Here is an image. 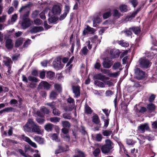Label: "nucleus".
Here are the masks:
<instances>
[{
    "label": "nucleus",
    "mask_w": 157,
    "mask_h": 157,
    "mask_svg": "<svg viewBox=\"0 0 157 157\" xmlns=\"http://www.w3.org/2000/svg\"><path fill=\"white\" fill-rule=\"evenodd\" d=\"M24 131L28 132H34L40 134L41 131V127L37 124L32 118L28 119L27 122L23 127Z\"/></svg>",
    "instance_id": "f257e3e1"
},
{
    "label": "nucleus",
    "mask_w": 157,
    "mask_h": 157,
    "mask_svg": "<svg viewBox=\"0 0 157 157\" xmlns=\"http://www.w3.org/2000/svg\"><path fill=\"white\" fill-rule=\"evenodd\" d=\"M105 142V144L101 147V151L105 154H109L110 150L113 148V144L109 140H106Z\"/></svg>",
    "instance_id": "f03ea898"
},
{
    "label": "nucleus",
    "mask_w": 157,
    "mask_h": 157,
    "mask_svg": "<svg viewBox=\"0 0 157 157\" xmlns=\"http://www.w3.org/2000/svg\"><path fill=\"white\" fill-rule=\"evenodd\" d=\"M139 63L140 66L142 68H147L151 65L150 62L146 59H140Z\"/></svg>",
    "instance_id": "7ed1b4c3"
},
{
    "label": "nucleus",
    "mask_w": 157,
    "mask_h": 157,
    "mask_svg": "<svg viewBox=\"0 0 157 157\" xmlns=\"http://www.w3.org/2000/svg\"><path fill=\"white\" fill-rule=\"evenodd\" d=\"M51 85L49 84L46 81H42L38 85L37 89H41L44 88V90H50Z\"/></svg>",
    "instance_id": "20e7f679"
},
{
    "label": "nucleus",
    "mask_w": 157,
    "mask_h": 157,
    "mask_svg": "<svg viewBox=\"0 0 157 157\" xmlns=\"http://www.w3.org/2000/svg\"><path fill=\"white\" fill-rule=\"evenodd\" d=\"M136 78L139 80L143 78L145 76V72L139 68H136L134 70Z\"/></svg>",
    "instance_id": "39448f33"
},
{
    "label": "nucleus",
    "mask_w": 157,
    "mask_h": 157,
    "mask_svg": "<svg viewBox=\"0 0 157 157\" xmlns=\"http://www.w3.org/2000/svg\"><path fill=\"white\" fill-rule=\"evenodd\" d=\"M53 67L57 70L61 69L63 67V65L61 64V59L60 58H57L53 62Z\"/></svg>",
    "instance_id": "423d86ee"
},
{
    "label": "nucleus",
    "mask_w": 157,
    "mask_h": 157,
    "mask_svg": "<svg viewBox=\"0 0 157 157\" xmlns=\"http://www.w3.org/2000/svg\"><path fill=\"white\" fill-rule=\"evenodd\" d=\"M62 11V8L58 5H54L52 9V12L53 15H59Z\"/></svg>",
    "instance_id": "0eeeda50"
},
{
    "label": "nucleus",
    "mask_w": 157,
    "mask_h": 157,
    "mask_svg": "<svg viewBox=\"0 0 157 157\" xmlns=\"http://www.w3.org/2000/svg\"><path fill=\"white\" fill-rule=\"evenodd\" d=\"M4 39L6 40L5 46L6 48L8 50L12 49L13 48L14 44L12 40L9 38L6 39L5 37Z\"/></svg>",
    "instance_id": "6e6552de"
},
{
    "label": "nucleus",
    "mask_w": 157,
    "mask_h": 157,
    "mask_svg": "<svg viewBox=\"0 0 157 157\" xmlns=\"http://www.w3.org/2000/svg\"><path fill=\"white\" fill-rule=\"evenodd\" d=\"M150 128L148 125L147 124H140L138 127V130L140 133H143L145 131L149 130Z\"/></svg>",
    "instance_id": "1a4fd4ad"
},
{
    "label": "nucleus",
    "mask_w": 157,
    "mask_h": 157,
    "mask_svg": "<svg viewBox=\"0 0 157 157\" xmlns=\"http://www.w3.org/2000/svg\"><path fill=\"white\" fill-rule=\"evenodd\" d=\"M44 29L42 26H33L30 30L31 33H37L42 31Z\"/></svg>",
    "instance_id": "9d476101"
},
{
    "label": "nucleus",
    "mask_w": 157,
    "mask_h": 157,
    "mask_svg": "<svg viewBox=\"0 0 157 157\" xmlns=\"http://www.w3.org/2000/svg\"><path fill=\"white\" fill-rule=\"evenodd\" d=\"M31 25L29 19H22L21 26L23 29H25L29 27Z\"/></svg>",
    "instance_id": "9b49d317"
},
{
    "label": "nucleus",
    "mask_w": 157,
    "mask_h": 157,
    "mask_svg": "<svg viewBox=\"0 0 157 157\" xmlns=\"http://www.w3.org/2000/svg\"><path fill=\"white\" fill-rule=\"evenodd\" d=\"M54 126H55L57 128H58V126L55 125L50 123H48L45 124L44 126V128L47 132H50L52 130Z\"/></svg>",
    "instance_id": "f8f14e48"
},
{
    "label": "nucleus",
    "mask_w": 157,
    "mask_h": 157,
    "mask_svg": "<svg viewBox=\"0 0 157 157\" xmlns=\"http://www.w3.org/2000/svg\"><path fill=\"white\" fill-rule=\"evenodd\" d=\"M92 121L93 122L96 124L101 125V124L100 123V120L98 116L95 114L92 117Z\"/></svg>",
    "instance_id": "ddd939ff"
},
{
    "label": "nucleus",
    "mask_w": 157,
    "mask_h": 157,
    "mask_svg": "<svg viewBox=\"0 0 157 157\" xmlns=\"http://www.w3.org/2000/svg\"><path fill=\"white\" fill-rule=\"evenodd\" d=\"M94 78L96 79H99L103 81H104L105 80L108 79L109 78L102 75L101 73L95 75L94 76Z\"/></svg>",
    "instance_id": "4468645a"
},
{
    "label": "nucleus",
    "mask_w": 157,
    "mask_h": 157,
    "mask_svg": "<svg viewBox=\"0 0 157 157\" xmlns=\"http://www.w3.org/2000/svg\"><path fill=\"white\" fill-rule=\"evenodd\" d=\"M95 32V30L93 29L90 28L89 26H87L85 30L83 31V33L84 35H86L87 33H89L90 34H93Z\"/></svg>",
    "instance_id": "2eb2a0df"
},
{
    "label": "nucleus",
    "mask_w": 157,
    "mask_h": 157,
    "mask_svg": "<svg viewBox=\"0 0 157 157\" xmlns=\"http://www.w3.org/2000/svg\"><path fill=\"white\" fill-rule=\"evenodd\" d=\"M129 29L132 31L136 34H139L141 31L140 29L138 27H132L130 28Z\"/></svg>",
    "instance_id": "dca6fc26"
},
{
    "label": "nucleus",
    "mask_w": 157,
    "mask_h": 157,
    "mask_svg": "<svg viewBox=\"0 0 157 157\" xmlns=\"http://www.w3.org/2000/svg\"><path fill=\"white\" fill-rule=\"evenodd\" d=\"M23 43V40L21 38L17 39L15 41V46L16 48H18Z\"/></svg>",
    "instance_id": "f3484780"
},
{
    "label": "nucleus",
    "mask_w": 157,
    "mask_h": 157,
    "mask_svg": "<svg viewBox=\"0 0 157 157\" xmlns=\"http://www.w3.org/2000/svg\"><path fill=\"white\" fill-rule=\"evenodd\" d=\"M17 137L18 139L21 140H23L27 142L29 139L28 137L25 136L24 134L17 136Z\"/></svg>",
    "instance_id": "a211bd4d"
},
{
    "label": "nucleus",
    "mask_w": 157,
    "mask_h": 157,
    "mask_svg": "<svg viewBox=\"0 0 157 157\" xmlns=\"http://www.w3.org/2000/svg\"><path fill=\"white\" fill-rule=\"evenodd\" d=\"M112 63L110 61H104L103 63V66L104 67L106 68H109L111 66Z\"/></svg>",
    "instance_id": "6ab92c4d"
},
{
    "label": "nucleus",
    "mask_w": 157,
    "mask_h": 157,
    "mask_svg": "<svg viewBox=\"0 0 157 157\" xmlns=\"http://www.w3.org/2000/svg\"><path fill=\"white\" fill-rule=\"evenodd\" d=\"M140 7L138 8L136 11L133 12L131 14H130L127 16V17L128 18L134 17H135V16L136 15V14L137 13L140 11Z\"/></svg>",
    "instance_id": "aec40b11"
},
{
    "label": "nucleus",
    "mask_w": 157,
    "mask_h": 157,
    "mask_svg": "<svg viewBox=\"0 0 157 157\" xmlns=\"http://www.w3.org/2000/svg\"><path fill=\"white\" fill-rule=\"evenodd\" d=\"M119 9L122 12H125L128 11V6L125 5H122L119 7Z\"/></svg>",
    "instance_id": "412c9836"
},
{
    "label": "nucleus",
    "mask_w": 157,
    "mask_h": 157,
    "mask_svg": "<svg viewBox=\"0 0 157 157\" xmlns=\"http://www.w3.org/2000/svg\"><path fill=\"white\" fill-rule=\"evenodd\" d=\"M72 88L73 92L75 94V96L77 97L78 96V86H72Z\"/></svg>",
    "instance_id": "4be33fe9"
},
{
    "label": "nucleus",
    "mask_w": 157,
    "mask_h": 157,
    "mask_svg": "<svg viewBox=\"0 0 157 157\" xmlns=\"http://www.w3.org/2000/svg\"><path fill=\"white\" fill-rule=\"evenodd\" d=\"M155 105L151 103L148 104L147 106V108L148 111L150 112L154 110L155 109Z\"/></svg>",
    "instance_id": "5701e85b"
},
{
    "label": "nucleus",
    "mask_w": 157,
    "mask_h": 157,
    "mask_svg": "<svg viewBox=\"0 0 157 157\" xmlns=\"http://www.w3.org/2000/svg\"><path fill=\"white\" fill-rule=\"evenodd\" d=\"M54 88L59 93L62 92V87L61 85L59 84L56 83L54 85Z\"/></svg>",
    "instance_id": "b1692460"
},
{
    "label": "nucleus",
    "mask_w": 157,
    "mask_h": 157,
    "mask_svg": "<svg viewBox=\"0 0 157 157\" xmlns=\"http://www.w3.org/2000/svg\"><path fill=\"white\" fill-rule=\"evenodd\" d=\"M35 141L40 144H42L44 143V139L39 136H36L34 138Z\"/></svg>",
    "instance_id": "393cba45"
},
{
    "label": "nucleus",
    "mask_w": 157,
    "mask_h": 157,
    "mask_svg": "<svg viewBox=\"0 0 157 157\" xmlns=\"http://www.w3.org/2000/svg\"><path fill=\"white\" fill-rule=\"evenodd\" d=\"M112 131L111 130H103L102 131V134L104 136H109L112 133Z\"/></svg>",
    "instance_id": "a878e982"
},
{
    "label": "nucleus",
    "mask_w": 157,
    "mask_h": 157,
    "mask_svg": "<svg viewBox=\"0 0 157 157\" xmlns=\"http://www.w3.org/2000/svg\"><path fill=\"white\" fill-rule=\"evenodd\" d=\"M146 111V108L144 107H141L139 110L136 108V111L137 113H144Z\"/></svg>",
    "instance_id": "bb28decb"
},
{
    "label": "nucleus",
    "mask_w": 157,
    "mask_h": 157,
    "mask_svg": "<svg viewBox=\"0 0 157 157\" xmlns=\"http://www.w3.org/2000/svg\"><path fill=\"white\" fill-rule=\"evenodd\" d=\"M7 60L3 61V63H4L6 67H9L11 66L10 65V63L11 62L12 63V62L11 61V59L9 57H7Z\"/></svg>",
    "instance_id": "cd10ccee"
},
{
    "label": "nucleus",
    "mask_w": 157,
    "mask_h": 157,
    "mask_svg": "<svg viewBox=\"0 0 157 157\" xmlns=\"http://www.w3.org/2000/svg\"><path fill=\"white\" fill-rule=\"evenodd\" d=\"M33 3L32 2H29V3L26 4L25 6H22L20 8L19 10V12H22V11L23 10L26 8L28 7L29 6H32L33 5Z\"/></svg>",
    "instance_id": "c85d7f7f"
},
{
    "label": "nucleus",
    "mask_w": 157,
    "mask_h": 157,
    "mask_svg": "<svg viewBox=\"0 0 157 157\" xmlns=\"http://www.w3.org/2000/svg\"><path fill=\"white\" fill-rule=\"evenodd\" d=\"M85 109L86 113L88 114H90L92 112V110L91 108L86 104L85 105Z\"/></svg>",
    "instance_id": "c756f323"
},
{
    "label": "nucleus",
    "mask_w": 157,
    "mask_h": 157,
    "mask_svg": "<svg viewBox=\"0 0 157 157\" xmlns=\"http://www.w3.org/2000/svg\"><path fill=\"white\" fill-rule=\"evenodd\" d=\"M55 75V74L51 71L48 72L46 74V77L49 78H52Z\"/></svg>",
    "instance_id": "7c9ffc66"
},
{
    "label": "nucleus",
    "mask_w": 157,
    "mask_h": 157,
    "mask_svg": "<svg viewBox=\"0 0 157 157\" xmlns=\"http://www.w3.org/2000/svg\"><path fill=\"white\" fill-rule=\"evenodd\" d=\"M91 41L93 42L97 43V44H100L101 41L100 39H98L97 36H95L94 37H93L91 39Z\"/></svg>",
    "instance_id": "2f4dec72"
},
{
    "label": "nucleus",
    "mask_w": 157,
    "mask_h": 157,
    "mask_svg": "<svg viewBox=\"0 0 157 157\" xmlns=\"http://www.w3.org/2000/svg\"><path fill=\"white\" fill-rule=\"evenodd\" d=\"M28 79L29 81L35 82H37L38 81V79L36 77L29 76L28 77Z\"/></svg>",
    "instance_id": "473e14b6"
},
{
    "label": "nucleus",
    "mask_w": 157,
    "mask_h": 157,
    "mask_svg": "<svg viewBox=\"0 0 157 157\" xmlns=\"http://www.w3.org/2000/svg\"><path fill=\"white\" fill-rule=\"evenodd\" d=\"M50 120L51 122L57 123L59 122L60 118L56 117H52L50 118Z\"/></svg>",
    "instance_id": "72a5a7b5"
},
{
    "label": "nucleus",
    "mask_w": 157,
    "mask_h": 157,
    "mask_svg": "<svg viewBox=\"0 0 157 157\" xmlns=\"http://www.w3.org/2000/svg\"><path fill=\"white\" fill-rule=\"evenodd\" d=\"M126 142L128 145H132L136 143V141L132 139H127L126 140Z\"/></svg>",
    "instance_id": "f704fd0d"
},
{
    "label": "nucleus",
    "mask_w": 157,
    "mask_h": 157,
    "mask_svg": "<svg viewBox=\"0 0 157 157\" xmlns=\"http://www.w3.org/2000/svg\"><path fill=\"white\" fill-rule=\"evenodd\" d=\"M100 150L99 148H97L93 152V154L94 156L96 157L98 156L100 153Z\"/></svg>",
    "instance_id": "c9c22d12"
},
{
    "label": "nucleus",
    "mask_w": 157,
    "mask_h": 157,
    "mask_svg": "<svg viewBox=\"0 0 157 157\" xmlns=\"http://www.w3.org/2000/svg\"><path fill=\"white\" fill-rule=\"evenodd\" d=\"M40 110L44 114H48L50 113L49 110L45 107H44L42 108Z\"/></svg>",
    "instance_id": "e433bc0d"
},
{
    "label": "nucleus",
    "mask_w": 157,
    "mask_h": 157,
    "mask_svg": "<svg viewBox=\"0 0 157 157\" xmlns=\"http://www.w3.org/2000/svg\"><path fill=\"white\" fill-rule=\"evenodd\" d=\"M52 113L55 116H59L60 114V112L56 108L53 109Z\"/></svg>",
    "instance_id": "4c0bfd02"
},
{
    "label": "nucleus",
    "mask_w": 157,
    "mask_h": 157,
    "mask_svg": "<svg viewBox=\"0 0 157 157\" xmlns=\"http://www.w3.org/2000/svg\"><path fill=\"white\" fill-rule=\"evenodd\" d=\"M129 2L130 3L134 8H135L138 4L137 0H130Z\"/></svg>",
    "instance_id": "58836bf2"
},
{
    "label": "nucleus",
    "mask_w": 157,
    "mask_h": 157,
    "mask_svg": "<svg viewBox=\"0 0 157 157\" xmlns=\"http://www.w3.org/2000/svg\"><path fill=\"white\" fill-rule=\"evenodd\" d=\"M4 109L5 112L7 113L15 112V109L12 107H7L5 108Z\"/></svg>",
    "instance_id": "ea45409f"
},
{
    "label": "nucleus",
    "mask_w": 157,
    "mask_h": 157,
    "mask_svg": "<svg viewBox=\"0 0 157 157\" xmlns=\"http://www.w3.org/2000/svg\"><path fill=\"white\" fill-rule=\"evenodd\" d=\"M120 74L119 72H116L115 73H110V74L109 75V76L111 77L116 78Z\"/></svg>",
    "instance_id": "a19ab883"
},
{
    "label": "nucleus",
    "mask_w": 157,
    "mask_h": 157,
    "mask_svg": "<svg viewBox=\"0 0 157 157\" xmlns=\"http://www.w3.org/2000/svg\"><path fill=\"white\" fill-rule=\"evenodd\" d=\"M94 84L97 86H98L103 87H104V84L100 81L98 80H96L94 81Z\"/></svg>",
    "instance_id": "79ce46f5"
},
{
    "label": "nucleus",
    "mask_w": 157,
    "mask_h": 157,
    "mask_svg": "<svg viewBox=\"0 0 157 157\" xmlns=\"http://www.w3.org/2000/svg\"><path fill=\"white\" fill-rule=\"evenodd\" d=\"M114 50H111L110 51V54L111 56V57L113 58H115L119 56V54L118 52H116V54L114 53Z\"/></svg>",
    "instance_id": "37998d69"
},
{
    "label": "nucleus",
    "mask_w": 157,
    "mask_h": 157,
    "mask_svg": "<svg viewBox=\"0 0 157 157\" xmlns=\"http://www.w3.org/2000/svg\"><path fill=\"white\" fill-rule=\"evenodd\" d=\"M111 15V13L110 11H108L105 13L103 15V17L104 19H105L108 18Z\"/></svg>",
    "instance_id": "c03bdc74"
},
{
    "label": "nucleus",
    "mask_w": 157,
    "mask_h": 157,
    "mask_svg": "<svg viewBox=\"0 0 157 157\" xmlns=\"http://www.w3.org/2000/svg\"><path fill=\"white\" fill-rule=\"evenodd\" d=\"M36 120L37 122L40 124H43L45 121L44 119L40 118H37Z\"/></svg>",
    "instance_id": "a18cd8bd"
},
{
    "label": "nucleus",
    "mask_w": 157,
    "mask_h": 157,
    "mask_svg": "<svg viewBox=\"0 0 157 157\" xmlns=\"http://www.w3.org/2000/svg\"><path fill=\"white\" fill-rule=\"evenodd\" d=\"M142 139H143L145 140L146 138L148 139L149 141H151L153 140H154V137L152 136L151 135H149L148 136H147L146 137H144V136H142Z\"/></svg>",
    "instance_id": "49530a36"
},
{
    "label": "nucleus",
    "mask_w": 157,
    "mask_h": 157,
    "mask_svg": "<svg viewBox=\"0 0 157 157\" xmlns=\"http://www.w3.org/2000/svg\"><path fill=\"white\" fill-rule=\"evenodd\" d=\"M20 54H15L12 57V59L13 61H16L20 57Z\"/></svg>",
    "instance_id": "de8ad7c7"
},
{
    "label": "nucleus",
    "mask_w": 157,
    "mask_h": 157,
    "mask_svg": "<svg viewBox=\"0 0 157 157\" xmlns=\"http://www.w3.org/2000/svg\"><path fill=\"white\" fill-rule=\"evenodd\" d=\"M119 44L122 46L124 47H127L128 46L129 44L126 42H124V40H121L119 42Z\"/></svg>",
    "instance_id": "09e8293b"
},
{
    "label": "nucleus",
    "mask_w": 157,
    "mask_h": 157,
    "mask_svg": "<svg viewBox=\"0 0 157 157\" xmlns=\"http://www.w3.org/2000/svg\"><path fill=\"white\" fill-rule=\"evenodd\" d=\"M121 65V63L119 62H117L115 63L113 67V68L114 70H116L118 68H119Z\"/></svg>",
    "instance_id": "8fccbe9b"
},
{
    "label": "nucleus",
    "mask_w": 157,
    "mask_h": 157,
    "mask_svg": "<svg viewBox=\"0 0 157 157\" xmlns=\"http://www.w3.org/2000/svg\"><path fill=\"white\" fill-rule=\"evenodd\" d=\"M109 118L108 117H107L106 119H104V126L105 127V128L107 127L109 124Z\"/></svg>",
    "instance_id": "3c124183"
},
{
    "label": "nucleus",
    "mask_w": 157,
    "mask_h": 157,
    "mask_svg": "<svg viewBox=\"0 0 157 157\" xmlns=\"http://www.w3.org/2000/svg\"><path fill=\"white\" fill-rule=\"evenodd\" d=\"M27 142L34 147L36 148L37 147L36 144L35 143L33 142L30 139Z\"/></svg>",
    "instance_id": "603ef678"
},
{
    "label": "nucleus",
    "mask_w": 157,
    "mask_h": 157,
    "mask_svg": "<svg viewBox=\"0 0 157 157\" xmlns=\"http://www.w3.org/2000/svg\"><path fill=\"white\" fill-rule=\"evenodd\" d=\"M39 14V11L37 10H35L33 12L32 15L33 18H35L37 17Z\"/></svg>",
    "instance_id": "864d4df0"
},
{
    "label": "nucleus",
    "mask_w": 157,
    "mask_h": 157,
    "mask_svg": "<svg viewBox=\"0 0 157 157\" xmlns=\"http://www.w3.org/2000/svg\"><path fill=\"white\" fill-rule=\"evenodd\" d=\"M63 126L65 127L69 128L71 126L70 122L68 121H64L62 122Z\"/></svg>",
    "instance_id": "5fc2aeb1"
},
{
    "label": "nucleus",
    "mask_w": 157,
    "mask_h": 157,
    "mask_svg": "<svg viewBox=\"0 0 157 157\" xmlns=\"http://www.w3.org/2000/svg\"><path fill=\"white\" fill-rule=\"evenodd\" d=\"M57 94V93L54 91H52L51 92L50 94V97L51 98H56Z\"/></svg>",
    "instance_id": "6e6d98bb"
},
{
    "label": "nucleus",
    "mask_w": 157,
    "mask_h": 157,
    "mask_svg": "<svg viewBox=\"0 0 157 157\" xmlns=\"http://www.w3.org/2000/svg\"><path fill=\"white\" fill-rule=\"evenodd\" d=\"M82 52L84 55H86L87 54L88 50L86 46H84L81 50Z\"/></svg>",
    "instance_id": "4d7b16f0"
},
{
    "label": "nucleus",
    "mask_w": 157,
    "mask_h": 157,
    "mask_svg": "<svg viewBox=\"0 0 157 157\" xmlns=\"http://www.w3.org/2000/svg\"><path fill=\"white\" fill-rule=\"evenodd\" d=\"M48 21L49 24L50 23H52L56 21V18L55 17H49L48 19Z\"/></svg>",
    "instance_id": "13d9d810"
},
{
    "label": "nucleus",
    "mask_w": 157,
    "mask_h": 157,
    "mask_svg": "<svg viewBox=\"0 0 157 157\" xmlns=\"http://www.w3.org/2000/svg\"><path fill=\"white\" fill-rule=\"evenodd\" d=\"M102 136L100 134H98L96 136V140L98 141H100L102 139Z\"/></svg>",
    "instance_id": "bf43d9fd"
},
{
    "label": "nucleus",
    "mask_w": 157,
    "mask_h": 157,
    "mask_svg": "<svg viewBox=\"0 0 157 157\" xmlns=\"http://www.w3.org/2000/svg\"><path fill=\"white\" fill-rule=\"evenodd\" d=\"M101 19L100 17H97L95 18L93 20V22H95L97 23H99L101 22Z\"/></svg>",
    "instance_id": "052dcab7"
},
{
    "label": "nucleus",
    "mask_w": 157,
    "mask_h": 157,
    "mask_svg": "<svg viewBox=\"0 0 157 157\" xmlns=\"http://www.w3.org/2000/svg\"><path fill=\"white\" fill-rule=\"evenodd\" d=\"M63 117L64 118L71 119V116L69 114L67 113H65L63 114Z\"/></svg>",
    "instance_id": "680f3d73"
},
{
    "label": "nucleus",
    "mask_w": 157,
    "mask_h": 157,
    "mask_svg": "<svg viewBox=\"0 0 157 157\" xmlns=\"http://www.w3.org/2000/svg\"><path fill=\"white\" fill-rule=\"evenodd\" d=\"M120 15V13L117 10H114L113 11V16L115 17H119Z\"/></svg>",
    "instance_id": "e2e57ef3"
},
{
    "label": "nucleus",
    "mask_w": 157,
    "mask_h": 157,
    "mask_svg": "<svg viewBox=\"0 0 157 157\" xmlns=\"http://www.w3.org/2000/svg\"><path fill=\"white\" fill-rule=\"evenodd\" d=\"M42 21L39 19H36L34 20V23L37 25H39L41 24Z\"/></svg>",
    "instance_id": "0e129e2a"
},
{
    "label": "nucleus",
    "mask_w": 157,
    "mask_h": 157,
    "mask_svg": "<svg viewBox=\"0 0 157 157\" xmlns=\"http://www.w3.org/2000/svg\"><path fill=\"white\" fill-rule=\"evenodd\" d=\"M155 95L154 94H151V96L148 99L149 101L150 102L153 101L155 98Z\"/></svg>",
    "instance_id": "69168bd1"
},
{
    "label": "nucleus",
    "mask_w": 157,
    "mask_h": 157,
    "mask_svg": "<svg viewBox=\"0 0 157 157\" xmlns=\"http://www.w3.org/2000/svg\"><path fill=\"white\" fill-rule=\"evenodd\" d=\"M17 15L16 14H15L14 15H13L11 18V21L15 22L17 19Z\"/></svg>",
    "instance_id": "338daca9"
},
{
    "label": "nucleus",
    "mask_w": 157,
    "mask_h": 157,
    "mask_svg": "<svg viewBox=\"0 0 157 157\" xmlns=\"http://www.w3.org/2000/svg\"><path fill=\"white\" fill-rule=\"evenodd\" d=\"M80 132H81L83 135H85L86 133L85 128L82 126H81Z\"/></svg>",
    "instance_id": "774afa93"
}]
</instances>
